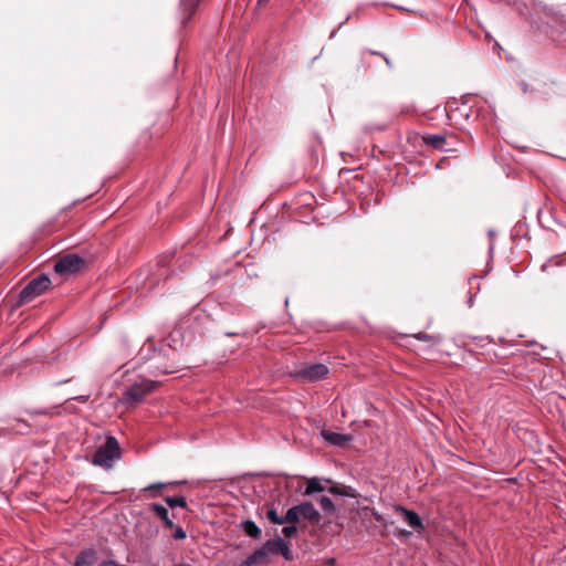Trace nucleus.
Instances as JSON below:
<instances>
[{
  "label": "nucleus",
  "mask_w": 566,
  "mask_h": 566,
  "mask_svg": "<svg viewBox=\"0 0 566 566\" xmlns=\"http://www.w3.org/2000/svg\"><path fill=\"white\" fill-rule=\"evenodd\" d=\"M302 515L297 505L290 507L284 517L285 522L296 525L300 523Z\"/></svg>",
  "instance_id": "17"
},
{
  "label": "nucleus",
  "mask_w": 566,
  "mask_h": 566,
  "mask_svg": "<svg viewBox=\"0 0 566 566\" xmlns=\"http://www.w3.org/2000/svg\"><path fill=\"white\" fill-rule=\"evenodd\" d=\"M381 57L385 60L387 66L389 69H392V63H391V60L386 55V54H381Z\"/></svg>",
  "instance_id": "27"
},
{
  "label": "nucleus",
  "mask_w": 566,
  "mask_h": 566,
  "mask_svg": "<svg viewBox=\"0 0 566 566\" xmlns=\"http://www.w3.org/2000/svg\"><path fill=\"white\" fill-rule=\"evenodd\" d=\"M324 486L319 482L318 479L312 478L307 480L306 489H305V495H313L318 492H323Z\"/></svg>",
  "instance_id": "15"
},
{
  "label": "nucleus",
  "mask_w": 566,
  "mask_h": 566,
  "mask_svg": "<svg viewBox=\"0 0 566 566\" xmlns=\"http://www.w3.org/2000/svg\"><path fill=\"white\" fill-rule=\"evenodd\" d=\"M85 266V260L76 253L61 256L54 264L55 273L69 276L80 273Z\"/></svg>",
  "instance_id": "5"
},
{
  "label": "nucleus",
  "mask_w": 566,
  "mask_h": 566,
  "mask_svg": "<svg viewBox=\"0 0 566 566\" xmlns=\"http://www.w3.org/2000/svg\"><path fill=\"white\" fill-rule=\"evenodd\" d=\"M176 566H189L188 564H178Z\"/></svg>",
  "instance_id": "34"
},
{
  "label": "nucleus",
  "mask_w": 566,
  "mask_h": 566,
  "mask_svg": "<svg viewBox=\"0 0 566 566\" xmlns=\"http://www.w3.org/2000/svg\"><path fill=\"white\" fill-rule=\"evenodd\" d=\"M88 399H90V395H81V396H75V397L69 398L67 400H77L81 402H86V401H88Z\"/></svg>",
  "instance_id": "24"
},
{
  "label": "nucleus",
  "mask_w": 566,
  "mask_h": 566,
  "mask_svg": "<svg viewBox=\"0 0 566 566\" xmlns=\"http://www.w3.org/2000/svg\"><path fill=\"white\" fill-rule=\"evenodd\" d=\"M453 139L454 136L452 134H427V147H432L440 151H450L453 149Z\"/></svg>",
  "instance_id": "7"
},
{
  "label": "nucleus",
  "mask_w": 566,
  "mask_h": 566,
  "mask_svg": "<svg viewBox=\"0 0 566 566\" xmlns=\"http://www.w3.org/2000/svg\"><path fill=\"white\" fill-rule=\"evenodd\" d=\"M51 286V280L46 274H40L32 279L20 292L19 303L25 304L42 295Z\"/></svg>",
  "instance_id": "2"
},
{
  "label": "nucleus",
  "mask_w": 566,
  "mask_h": 566,
  "mask_svg": "<svg viewBox=\"0 0 566 566\" xmlns=\"http://www.w3.org/2000/svg\"><path fill=\"white\" fill-rule=\"evenodd\" d=\"M318 503L321 505V509L329 514V515H334L335 512H336V509H335V505L333 503V501L328 497V496H322L319 500H318Z\"/></svg>",
  "instance_id": "18"
},
{
  "label": "nucleus",
  "mask_w": 566,
  "mask_h": 566,
  "mask_svg": "<svg viewBox=\"0 0 566 566\" xmlns=\"http://www.w3.org/2000/svg\"><path fill=\"white\" fill-rule=\"evenodd\" d=\"M416 337H417L418 339H421V338H422V336H421V334H420V333H419L418 335H416Z\"/></svg>",
  "instance_id": "32"
},
{
  "label": "nucleus",
  "mask_w": 566,
  "mask_h": 566,
  "mask_svg": "<svg viewBox=\"0 0 566 566\" xmlns=\"http://www.w3.org/2000/svg\"><path fill=\"white\" fill-rule=\"evenodd\" d=\"M474 297H475V294H470L469 295V298H468V302H467L469 307H471L473 305Z\"/></svg>",
  "instance_id": "28"
},
{
  "label": "nucleus",
  "mask_w": 566,
  "mask_h": 566,
  "mask_svg": "<svg viewBox=\"0 0 566 566\" xmlns=\"http://www.w3.org/2000/svg\"><path fill=\"white\" fill-rule=\"evenodd\" d=\"M165 502L167 503V505L170 507V509H175V507H181V509H187V499L182 495L180 496H166L165 497Z\"/></svg>",
  "instance_id": "16"
},
{
  "label": "nucleus",
  "mask_w": 566,
  "mask_h": 566,
  "mask_svg": "<svg viewBox=\"0 0 566 566\" xmlns=\"http://www.w3.org/2000/svg\"><path fill=\"white\" fill-rule=\"evenodd\" d=\"M329 374V369L324 364H311L301 368L297 375L310 382H315L325 379Z\"/></svg>",
  "instance_id": "6"
},
{
  "label": "nucleus",
  "mask_w": 566,
  "mask_h": 566,
  "mask_svg": "<svg viewBox=\"0 0 566 566\" xmlns=\"http://www.w3.org/2000/svg\"><path fill=\"white\" fill-rule=\"evenodd\" d=\"M281 554L283 556V551L279 545L271 546V554Z\"/></svg>",
  "instance_id": "26"
},
{
  "label": "nucleus",
  "mask_w": 566,
  "mask_h": 566,
  "mask_svg": "<svg viewBox=\"0 0 566 566\" xmlns=\"http://www.w3.org/2000/svg\"><path fill=\"white\" fill-rule=\"evenodd\" d=\"M270 0H258V6H264L269 2Z\"/></svg>",
  "instance_id": "31"
},
{
  "label": "nucleus",
  "mask_w": 566,
  "mask_h": 566,
  "mask_svg": "<svg viewBox=\"0 0 566 566\" xmlns=\"http://www.w3.org/2000/svg\"><path fill=\"white\" fill-rule=\"evenodd\" d=\"M322 436L326 442L335 447H346L352 441V436L343 434L334 431L324 430Z\"/></svg>",
  "instance_id": "8"
},
{
  "label": "nucleus",
  "mask_w": 566,
  "mask_h": 566,
  "mask_svg": "<svg viewBox=\"0 0 566 566\" xmlns=\"http://www.w3.org/2000/svg\"><path fill=\"white\" fill-rule=\"evenodd\" d=\"M176 530H175V533H174V538L176 539H184L186 538V532L184 531L182 527L180 526H174Z\"/></svg>",
  "instance_id": "22"
},
{
  "label": "nucleus",
  "mask_w": 566,
  "mask_h": 566,
  "mask_svg": "<svg viewBox=\"0 0 566 566\" xmlns=\"http://www.w3.org/2000/svg\"><path fill=\"white\" fill-rule=\"evenodd\" d=\"M156 386L157 382L149 379L135 382L123 392L122 399L127 406H136L140 403L147 395L153 392Z\"/></svg>",
  "instance_id": "3"
},
{
  "label": "nucleus",
  "mask_w": 566,
  "mask_h": 566,
  "mask_svg": "<svg viewBox=\"0 0 566 566\" xmlns=\"http://www.w3.org/2000/svg\"><path fill=\"white\" fill-rule=\"evenodd\" d=\"M31 415H44V416H53L51 409H34L30 411Z\"/></svg>",
  "instance_id": "23"
},
{
  "label": "nucleus",
  "mask_w": 566,
  "mask_h": 566,
  "mask_svg": "<svg viewBox=\"0 0 566 566\" xmlns=\"http://www.w3.org/2000/svg\"><path fill=\"white\" fill-rule=\"evenodd\" d=\"M367 53L371 54V55H378V56H381V52L379 51H375V50H366Z\"/></svg>",
  "instance_id": "29"
},
{
  "label": "nucleus",
  "mask_w": 566,
  "mask_h": 566,
  "mask_svg": "<svg viewBox=\"0 0 566 566\" xmlns=\"http://www.w3.org/2000/svg\"><path fill=\"white\" fill-rule=\"evenodd\" d=\"M397 511L400 512L403 521L412 528H416V527H421L422 526V523H421V518L419 517V515L412 511H408L401 506H398L397 507Z\"/></svg>",
  "instance_id": "12"
},
{
  "label": "nucleus",
  "mask_w": 566,
  "mask_h": 566,
  "mask_svg": "<svg viewBox=\"0 0 566 566\" xmlns=\"http://www.w3.org/2000/svg\"><path fill=\"white\" fill-rule=\"evenodd\" d=\"M122 457V450L117 439L108 436L105 442L98 447L92 458V464L109 469L113 462Z\"/></svg>",
  "instance_id": "1"
},
{
  "label": "nucleus",
  "mask_w": 566,
  "mask_h": 566,
  "mask_svg": "<svg viewBox=\"0 0 566 566\" xmlns=\"http://www.w3.org/2000/svg\"><path fill=\"white\" fill-rule=\"evenodd\" d=\"M328 492L332 493V494L343 495V492L339 490L338 486H331L328 489Z\"/></svg>",
  "instance_id": "25"
},
{
  "label": "nucleus",
  "mask_w": 566,
  "mask_h": 566,
  "mask_svg": "<svg viewBox=\"0 0 566 566\" xmlns=\"http://www.w3.org/2000/svg\"><path fill=\"white\" fill-rule=\"evenodd\" d=\"M282 533L287 538L296 537L297 535V527L294 524L286 525L282 528Z\"/></svg>",
  "instance_id": "20"
},
{
  "label": "nucleus",
  "mask_w": 566,
  "mask_h": 566,
  "mask_svg": "<svg viewBox=\"0 0 566 566\" xmlns=\"http://www.w3.org/2000/svg\"><path fill=\"white\" fill-rule=\"evenodd\" d=\"M96 560V554L94 549L82 551L75 559V566H93Z\"/></svg>",
  "instance_id": "13"
},
{
  "label": "nucleus",
  "mask_w": 566,
  "mask_h": 566,
  "mask_svg": "<svg viewBox=\"0 0 566 566\" xmlns=\"http://www.w3.org/2000/svg\"><path fill=\"white\" fill-rule=\"evenodd\" d=\"M175 484H176V482H169V483L157 482V483L147 485L143 491L148 492V491H154V490H161L168 485H175Z\"/></svg>",
  "instance_id": "21"
},
{
  "label": "nucleus",
  "mask_w": 566,
  "mask_h": 566,
  "mask_svg": "<svg viewBox=\"0 0 566 566\" xmlns=\"http://www.w3.org/2000/svg\"><path fill=\"white\" fill-rule=\"evenodd\" d=\"M198 7L199 0H180L179 9L182 24H186L189 20H191Z\"/></svg>",
  "instance_id": "9"
},
{
  "label": "nucleus",
  "mask_w": 566,
  "mask_h": 566,
  "mask_svg": "<svg viewBox=\"0 0 566 566\" xmlns=\"http://www.w3.org/2000/svg\"><path fill=\"white\" fill-rule=\"evenodd\" d=\"M274 545H279L280 548H282L283 557L286 560H292L293 559V554H292V552L290 549V546L287 545V543L282 537H277V538H274V539H268L260 548H258L255 552H253L247 558L253 565H256L258 563H262L271 554V546H274Z\"/></svg>",
  "instance_id": "4"
},
{
  "label": "nucleus",
  "mask_w": 566,
  "mask_h": 566,
  "mask_svg": "<svg viewBox=\"0 0 566 566\" xmlns=\"http://www.w3.org/2000/svg\"><path fill=\"white\" fill-rule=\"evenodd\" d=\"M266 517L273 524L283 525L285 523L284 517L279 516L275 509H270L266 512Z\"/></svg>",
  "instance_id": "19"
},
{
  "label": "nucleus",
  "mask_w": 566,
  "mask_h": 566,
  "mask_svg": "<svg viewBox=\"0 0 566 566\" xmlns=\"http://www.w3.org/2000/svg\"><path fill=\"white\" fill-rule=\"evenodd\" d=\"M149 509L163 521L165 527L172 528L175 526L172 518L169 516L168 510L164 505L160 503H151Z\"/></svg>",
  "instance_id": "11"
},
{
  "label": "nucleus",
  "mask_w": 566,
  "mask_h": 566,
  "mask_svg": "<svg viewBox=\"0 0 566 566\" xmlns=\"http://www.w3.org/2000/svg\"><path fill=\"white\" fill-rule=\"evenodd\" d=\"M303 518L307 520L311 524L316 525L321 521L319 512L315 509L312 502H304L297 505Z\"/></svg>",
  "instance_id": "10"
},
{
  "label": "nucleus",
  "mask_w": 566,
  "mask_h": 566,
  "mask_svg": "<svg viewBox=\"0 0 566 566\" xmlns=\"http://www.w3.org/2000/svg\"><path fill=\"white\" fill-rule=\"evenodd\" d=\"M67 380H62V381H59L57 385H62V384H65Z\"/></svg>",
  "instance_id": "33"
},
{
  "label": "nucleus",
  "mask_w": 566,
  "mask_h": 566,
  "mask_svg": "<svg viewBox=\"0 0 566 566\" xmlns=\"http://www.w3.org/2000/svg\"><path fill=\"white\" fill-rule=\"evenodd\" d=\"M243 530L245 534L252 538L261 537V528L251 520L243 522Z\"/></svg>",
  "instance_id": "14"
},
{
  "label": "nucleus",
  "mask_w": 566,
  "mask_h": 566,
  "mask_svg": "<svg viewBox=\"0 0 566 566\" xmlns=\"http://www.w3.org/2000/svg\"><path fill=\"white\" fill-rule=\"evenodd\" d=\"M239 566H254L248 558H245Z\"/></svg>",
  "instance_id": "30"
}]
</instances>
